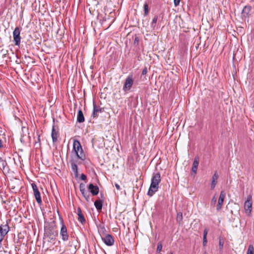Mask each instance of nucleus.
<instances>
[{
	"label": "nucleus",
	"mask_w": 254,
	"mask_h": 254,
	"mask_svg": "<svg viewBox=\"0 0 254 254\" xmlns=\"http://www.w3.org/2000/svg\"><path fill=\"white\" fill-rule=\"evenodd\" d=\"M51 136L52 137L53 142H57L58 140V131L56 130L54 126H53L52 128Z\"/></svg>",
	"instance_id": "6ab92c4d"
},
{
	"label": "nucleus",
	"mask_w": 254,
	"mask_h": 254,
	"mask_svg": "<svg viewBox=\"0 0 254 254\" xmlns=\"http://www.w3.org/2000/svg\"><path fill=\"white\" fill-rule=\"evenodd\" d=\"M147 72V68L146 67H145L142 71V75H145Z\"/></svg>",
	"instance_id": "2f4dec72"
},
{
	"label": "nucleus",
	"mask_w": 254,
	"mask_h": 254,
	"mask_svg": "<svg viewBox=\"0 0 254 254\" xmlns=\"http://www.w3.org/2000/svg\"><path fill=\"white\" fill-rule=\"evenodd\" d=\"M216 201H217V197L216 195H214L212 199H211V205L213 206H214L216 203Z\"/></svg>",
	"instance_id": "c85d7f7f"
},
{
	"label": "nucleus",
	"mask_w": 254,
	"mask_h": 254,
	"mask_svg": "<svg viewBox=\"0 0 254 254\" xmlns=\"http://www.w3.org/2000/svg\"><path fill=\"white\" fill-rule=\"evenodd\" d=\"M6 164H7V163H6V162L5 161L3 162L2 163V165L3 167L4 166V165H6Z\"/></svg>",
	"instance_id": "58836bf2"
},
{
	"label": "nucleus",
	"mask_w": 254,
	"mask_h": 254,
	"mask_svg": "<svg viewBox=\"0 0 254 254\" xmlns=\"http://www.w3.org/2000/svg\"><path fill=\"white\" fill-rule=\"evenodd\" d=\"M86 178V176L83 174H82L80 176V179L82 180H85Z\"/></svg>",
	"instance_id": "72a5a7b5"
},
{
	"label": "nucleus",
	"mask_w": 254,
	"mask_h": 254,
	"mask_svg": "<svg viewBox=\"0 0 254 254\" xmlns=\"http://www.w3.org/2000/svg\"><path fill=\"white\" fill-rule=\"evenodd\" d=\"M226 196V193L224 190L221 191L218 201V204L216 206V209L218 211L221 208L223 204L224 200Z\"/></svg>",
	"instance_id": "f8f14e48"
},
{
	"label": "nucleus",
	"mask_w": 254,
	"mask_h": 254,
	"mask_svg": "<svg viewBox=\"0 0 254 254\" xmlns=\"http://www.w3.org/2000/svg\"><path fill=\"white\" fill-rule=\"evenodd\" d=\"M94 205L98 212L101 211L103 206V201L97 200L94 202Z\"/></svg>",
	"instance_id": "412c9836"
},
{
	"label": "nucleus",
	"mask_w": 254,
	"mask_h": 254,
	"mask_svg": "<svg viewBox=\"0 0 254 254\" xmlns=\"http://www.w3.org/2000/svg\"><path fill=\"white\" fill-rule=\"evenodd\" d=\"M2 240H0V248L1 247V246H2V245H1V242L2 241Z\"/></svg>",
	"instance_id": "ea45409f"
},
{
	"label": "nucleus",
	"mask_w": 254,
	"mask_h": 254,
	"mask_svg": "<svg viewBox=\"0 0 254 254\" xmlns=\"http://www.w3.org/2000/svg\"><path fill=\"white\" fill-rule=\"evenodd\" d=\"M139 43V38L137 36H135L134 40V45L137 46Z\"/></svg>",
	"instance_id": "7c9ffc66"
},
{
	"label": "nucleus",
	"mask_w": 254,
	"mask_h": 254,
	"mask_svg": "<svg viewBox=\"0 0 254 254\" xmlns=\"http://www.w3.org/2000/svg\"><path fill=\"white\" fill-rule=\"evenodd\" d=\"M247 254H254V247L253 245H249L247 250Z\"/></svg>",
	"instance_id": "b1692460"
},
{
	"label": "nucleus",
	"mask_w": 254,
	"mask_h": 254,
	"mask_svg": "<svg viewBox=\"0 0 254 254\" xmlns=\"http://www.w3.org/2000/svg\"><path fill=\"white\" fill-rule=\"evenodd\" d=\"M84 117L81 110H79L78 111V114L77 117V121L81 123L84 122Z\"/></svg>",
	"instance_id": "aec40b11"
},
{
	"label": "nucleus",
	"mask_w": 254,
	"mask_h": 254,
	"mask_svg": "<svg viewBox=\"0 0 254 254\" xmlns=\"http://www.w3.org/2000/svg\"><path fill=\"white\" fill-rule=\"evenodd\" d=\"M204 254H206V253H205Z\"/></svg>",
	"instance_id": "37998d69"
},
{
	"label": "nucleus",
	"mask_w": 254,
	"mask_h": 254,
	"mask_svg": "<svg viewBox=\"0 0 254 254\" xmlns=\"http://www.w3.org/2000/svg\"><path fill=\"white\" fill-rule=\"evenodd\" d=\"M31 187L34 192V195L36 201L39 205H41L42 201L41 197V194L38 190V187L35 183H32Z\"/></svg>",
	"instance_id": "423d86ee"
},
{
	"label": "nucleus",
	"mask_w": 254,
	"mask_h": 254,
	"mask_svg": "<svg viewBox=\"0 0 254 254\" xmlns=\"http://www.w3.org/2000/svg\"><path fill=\"white\" fill-rule=\"evenodd\" d=\"M208 233V230L207 229H205L203 232V237H206Z\"/></svg>",
	"instance_id": "c9c22d12"
},
{
	"label": "nucleus",
	"mask_w": 254,
	"mask_h": 254,
	"mask_svg": "<svg viewBox=\"0 0 254 254\" xmlns=\"http://www.w3.org/2000/svg\"><path fill=\"white\" fill-rule=\"evenodd\" d=\"M244 209L247 215L250 216L252 209V196H250L247 198L244 204Z\"/></svg>",
	"instance_id": "6e6552de"
},
{
	"label": "nucleus",
	"mask_w": 254,
	"mask_h": 254,
	"mask_svg": "<svg viewBox=\"0 0 254 254\" xmlns=\"http://www.w3.org/2000/svg\"><path fill=\"white\" fill-rule=\"evenodd\" d=\"M115 186V187L116 188V189L118 190H121V187H120V185L116 183Z\"/></svg>",
	"instance_id": "e433bc0d"
},
{
	"label": "nucleus",
	"mask_w": 254,
	"mask_h": 254,
	"mask_svg": "<svg viewBox=\"0 0 254 254\" xmlns=\"http://www.w3.org/2000/svg\"><path fill=\"white\" fill-rule=\"evenodd\" d=\"M218 177L219 176L217 174V172L216 171L212 178V182H211V190H213L215 188V187L217 183V180L218 179Z\"/></svg>",
	"instance_id": "dca6fc26"
},
{
	"label": "nucleus",
	"mask_w": 254,
	"mask_h": 254,
	"mask_svg": "<svg viewBox=\"0 0 254 254\" xmlns=\"http://www.w3.org/2000/svg\"><path fill=\"white\" fill-rule=\"evenodd\" d=\"M3 147V144L1 140L0 139V149Z\"/></svg>",
	"instance_id": "4c0bfd02"
},
{
	"label": "nucleus",
	"mask_w": 254,
	"mask_h": 254,
	"mask_svg": "<svg viewBox=\"0 0 254 254\" xmlns=\"http://www.w3.org/2000/svg\"><path fill=\"white\" fill-rule=\"evenodd\" d=\"M77 214L78 215V220L82 224H84L85 222V219L83 214L82 213L81 209L80 207H78L77 210Z\"/></svg>",
	"instance_id": "f3484780"
},
{
	"label": "nucleus",
	"mask_w": 254,
	"mask_h": 254,
	"mask_svg": "<svg viewBox=\"0 0 254 254\" xmlns=\"http://www.w3.org/2000/svg\"><path fill=\"white\" fill-rule=\"evenodd\" d=\"M23 141V139H22V138H21V141Z\"/></svg>",
	"instance_id": "a19ab883"
},
{
	"label": "nucleus",
	"mask_w": 254,
	"mask_h": 254,
	"mask_svg": "<svg viewBox=\"0 0 254 254\" xmlns=\"http://www.w3.org/2000/svg\"><path fill=\"white\" fill-rule=\"evenodd\" d=\"M20 28L18 27H16L13 32V41L15 46H19L20 44V41L21 39L20 35Z\"/></svg>",
	"instance_id": "39448f33"
},
{
	"label": "nucleus",
	"mask_w": 254,
	"mask_h": 254,
	"mask_svg": "<svg viewBox=\"0 0 254 254\" xmlns=\"http://www.w3.org/2000/svg\"><path fill=\"white\" fill-rule=\"evenodd\" d=\"M9 230V227L7 222L3 223L0 226V239L3 240L4 236L7 234Z\"/></svg>",
	"instance_id": "0eeeda50"
},
{
	"label": "nucleus",
	"mask_w": 254,
	"mask_h": 254,
	"mask_svg": "<svg viewBox=\"0 0 254 254\" xmlns=\"http://www.w3.org/2000/svg\"><path fill=\"white\" fill-rule=\"evenodd\" d=\"M162 249V244L161 243H159L158 244L157 247V252L160 253Z\"/></svg>",
	"instance_id": "c756f323"
},
{
	"label": "nucleus",
	"mask_w": 254,
	"mask_h": 254,
	"mask_svg": "<svg viewBox=\"0 0 254 254\" xmlns=\"http://www.w3.org/2000/svg\"><path fill=\"white\" fill-rule=\"evenodd\" d=\"M79 190L81 192L82 196L84 197L87 201H89L90 200V193L85 189V185L83 183H81L79 185Z\"/></svg>",
	"instance_id": "9d476101"
},
{
	"label": "nucleus",
	"mask_w": 254,
	"mask_h": 254,
	"mask_svg": "<svg viewBox=\"0 0 254 254\" xmlns=\"http://www.w3.org/2000/svg\"><path fill=\"white\" fill-rule=\"evenodd\" d=\"M181 0H174V4L175 6H177L179 4Z\"/></svg>",
	"instance_id": "f704fd0d"
},
{
	"label": "nucleus",
	"mask_w": 254,
	"mask_h": 254,
	"mask_svg": "<svg viewBox=\"0 0 254 254\" xmlns=\"http://www.w3.org/2000/svg\"><path fill=\"white\" fill-rule=\"evenodd\" d=\"M71 167L72 172L74 173L75 177H78V168L77 165L74 162H72L71 163Z\"/></svg>",
	"instance_id": "4be33fe9"
},
{
	"label": "nucleus",
	"mask_w": 254,
	"mask_h": 254,
	"mask_svg": "<svg viewBox=\"0 0 254 254\" xmlns=\"http://www.w3.org/2000/svg\"><path fill=\"white\" fill-rule=\"evenodd\" d=\"M183 220V214L182 213H178L177 216V221L180 223Z\"/></svg>",
	"instance_id": "cd10ccee"
},
{
	"label": "nucleus",
	"mask_w": 254,
	"mask_h": 254,
	"mask_svg": "<svg viewBox=\"0 0 254 254\" xmlns=\"http://www.w3.org/2000/svg\"><path fill=\"white\" fill-rule=\"evenodd\" d=\"M23 141V139H22V138H21V141Z\"/></svg>",
	"instance_id": "79ce46f5"
},
{
	"label": "nucleus",
	"mask_w": 254,
	"mask_h": 254,
	"mask_svg": "<svg viewBox=\"0 0 254 254\" xmlns=\"http://www.w3.org/2000/svg\"><path fill=\"white\" fill-rule=\"evenodd\" d=\"M73 149L77 158L83 161L85 160V155L83 153L81 145L78 140H74L73 141Z\"/></svg>",
	"instance_id": "f03ea898"
},
{
	"label": "nucleus",
	"mask_w": 254,
	"mask_h": 254,
	"mask_svg": "<svg viewBox=\"0 0 254 254\" xmlns=\"http://www.w3.org/2000/svg\"><path fill=\"white\" fill-rule=\"evenodd\" d=\"M170 254H173L172 253H171Z\"/></svg>",
	"instance_id": "c03bdc74"
},
{
	"label": "nucleus",
	"mask_w": 254,
	"mask_h": 254,
	"mask_svg": "<svg viewBox=\"0 0 254 254\" xmlns=\"http://www.w3.org/2000/svg\"><path fill=\"white\" fill-rule=\"evenodd\" d=\"M219 249L220 251H222V250L223 248V245H224V240L222 238L220 237L219 238Z\"/></svg>",
	"instance_id": "bb28decb"
},
{
	"label": "nucleus",
	"mask_w": 254,
	"mask_h": 254,
	"mask_svg": "<svg viewBox=\"0 0 254 254\" xmlns=\"http://www.w3.org/2000/svg\"><path fill=\"white\" fill-rule=\"evenodd\" d=\"M199 164V158L198 156H196L194 158V161L193 162L192 167L191 168L192 172L195 174L196 173L197 167Z\"/></svg>",
	"instance_id": "a211bd4d"
},
{
	"label": "nucleus",
	"mask_w": 254,
	"mask_h": 254,
	"mask_svg": "<svg viewBox=\"0 0 254 254\" xmlns=\"http://www.w3.org/2000/svg\"><path fill=\"white\" fill-rule=\"evenodd\" d=\"M252 10V7L249 5H246L243 9L242 12V17L243 18H249L251 15V11Z\"/></svg>",
	"instance_id": "ddd939ff"
},
{
	"label": "nucleus",
	"mask_w": 254,
	"mask_h": 254,
	"mask_svg": "<svg viewBox=\"0 0 254 254\" xmlns=\"http://www.w3.org/2000/svg\"><path fill=\"white\" fill-rule=\"evenodd\" d=\"M45 234L51 239H55L58 235V232L53 226H46L45 227Z\"/></svg>",
	"instance_id": "7ed1b4c3"
},
{
	"label": "nucleus",
	"mask_w": 254,
	"mask_h": 254,
	"mask_svg": "<svg viewBox=\"0 0 254 254\" xmlns=\"http://www.w3.org/2000/svg\"><path fill=\"white\" fill-rule=\"evenodd\" d=\"M161 182L160 173L159 172L154 173L151 178V182L147 192V194L149 196H153L154 193L158 191L159 185Z\"/></svg>",
	"instance_id": "f257e3e1"
},
{
	"label": "nucleus",
	"mask_w": 254,
	"mask_h": 254,
	"mask_svg": "<svg viewBox=\"0 0 254 254\" xmlns=\"http://www.w3.org/2000/svg\"><path fill=\"white\" fill-rule=\"evenodd\" d=\"M133 81L134 80L132 74H129L125 80L123 88V90L125 92L130 90L133 85Z\"/></svg>",
	"instance_id": "20e7f679"
},
{
	"label": "nucleus",
	"mask_w": 254,
	"mask_h": 254,
	"mask_svg": "<svg viewBox=\"0 0 254 254\" xmlns=\"http://www.w3.org/2000/svg\"><path fill=\"white\" fill-rule=\"evenodd\" d=\"M37 139L36 140H35V146L36 147V148H38V147H40V135L39 134H37Z\"/></svg>",
	"instance_id": "a878e982"
},
{
	"label": "nucleus",
	"mask_w": 254,
	"mask_h": 254,
	"mask_svg": "<svg viewBox=\"0 0 254 254\" xmlns=\"http://www.w3.org/2000/svg\"><path fill=\"white\" fill-rule=\"evenodd\" d=\"M102 240L106 245L109 246L113 245L114 243V239L113 236L110 234L106 235L104 237H102Z\"/></svg>",
	"instance_id": "9b49d317"
},
{
	"label": "nucleus",
	"mask_w": 254,
	"mask_h": 254,
	"mask_svg": "<svg viewBox=\"0 0 254 254\" xmlns=\"http://www.w3.org/2000/svg\"><path fill=\"white\" fill-rule=\"evenodd\" d=\"M103 112V109L100 107H98L95 102H93V110L92 117L94 118L98 117V113Z\"/></svg>",
	"instance_id": "4468645a"
},
{
	"label": "nucleus",
	"mask_w": 254,
	"mask_h": 254,
	"mask_svg": "<svg viewBox=\"0 0 254 254\" xmlns=\"http://www.w3.org/2000/svg\"><path fill=\"white\" fill-rule=\"evenodd\" d=\"M158 18V16L157 15H155L152 19L151 26L152 28H154L156 26V24L157 23V20Z\"/></svg>",
	"instance_id": "5701e85b"
},
{
	"label": "nucleus",
	"mask_w": 254,
	"mask_h": 254,
	"mask_svg": "<svg viewBox=\"0 0 254 254\" xmlns=\"http://www.w3.org/2000/svg\"><path fill=\"white\" fill-rule=\"evenodd\" d=\"M88 189L93 196L97 195L99 193L98 187L94 186L93 184H90L88 185Z\"/></svg>",
	"instance_id": "2eb2a0df"
},
{
	"label": "nucleus",
	"mask_w": 254,
	"mask_h": 254,
	"mask_svg": "<svg viewBox=\"0 0 254 254\" xmlns=\"http://www.w3.org/2000/svg\"><path fill=\"white\" fill-rule=\"evenodd\" d=\"M144 11V15L146 16L149 13V8L148 4L147 2H145L143 5Z\"/></svg>",
	"instance_id": "393cba45"
},
{
	"label": "nucleus",
	"mask_w": 254,
	"mask_h": 254,
	"mask_svg": "<svg viewBox=\"0 0 254 254\" xmlns=\"http://www.w3.org/2000/svg\"><path fill=\"white\" fill-rule=\"evenodd\" d=\"M62 227L61 228L60 235L63 241H67L68 240L69 235L67 233V228L64 224L63 222L62 223Z\"/></svg>",
	"instance_id": "1a4fd4ad"
},
{
	"label": "nucleus",
	"mask_w": 254,
	"mask_h": 254,
	"mask_svg": "<svg viewBox=\"0 0 254 254\" xmlns=\"http://www.w3.org/2000/svg\"><path fill=\"white\" fill-rule=\"evenodd\" d=\"M207 241L206 237H203V246H205L206 245Z\"/></svg>",
	"instance_id": "473e14b6"
}]
</instances>
